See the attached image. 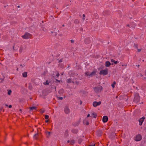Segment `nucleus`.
Returning <instances> with one entry per match:
<instances>
[{
	"label": "nucleus",
	"mask_w": 146,
	"mask_h": 146,
	"mask_svg": "<svg viewBox=\"0 0 146 146\" xmlns=\"http://www.w3.org/2000/svg\"><path fill=\"white\" fill-rule=\"evenodd\" d=\"M17 7H19H19H20V6H17Z\"/></svg>",
	"instance_id": "obj_52"
},
{
	"label": "nucleus",
	"mask_w": 146,
	"mask_h": 146,
	"mask_svg": "<svg viewBox=\"0 0 146 146\" xmlns=\"http://www.w3.org/2000/svg\"><path fill=\"white\" fill-rule=\"evenodd\" d=\"M46 134L47 135V137H48L50 136V132L46 131Z\"/></svg>",
	"instance_id": "obj_21"
},
{
	"label": "nucleus",
	"mask_w": 146,
	"mask_h": 146,
	"mask_svg": "<svg viewBox=\"0 0 146 146\" xmlns=\"http://www.w3.org/2000/svg\"><path fill=\"white\" fill-rule=\"evenodd\" d=\"M62 26L63 27H64V25H63Z\"/></svg>",
	"instance_id": "obj_55"
},
{
	"label": "nucleus",
	"mask_w": 146,
	"mask_h": 146,
	"mask_svg": "<svg viewBox=\"0 0 146 146\" xmlns=\"http://www.w3.org/2000/svg\"><path fill=\"white\" fill-rule=\"evenodd\" d=\"M56 80L57 81H58V82H60V80H57V79H56Z\"/></svg>",
	"instance_id": "obj_50"
},
{
	"label": "nucleus",
	"mask_w": 146,
	"mask_h": 146,
	"mask_svg": "<svg viewBox=\"0 0 146 146\" xmlns=\"http://www.w3.org/2000/svg\"><path fill=\"white\" fill-rule=\"evenodd\" d=\"M72 81V80L71 78L68 79L67 80V82L68 83H71Z\"/></svg>",
	"instance_id": "obj_20"
},
{
	"label": "nucleus",
	"mask_w": 146,
	"mask_h": 146,
	"mask_svg": "<svg viewBox=\"0 0 146 146\" xmlns=\"http://www.w3.org/2000/svg\"><path fill=\"white\" fill-rule=\"evenodd\" d=\"M62 62V59H60V60H59V62Z\"/></svg>",
	"instance_id": "obj_38"
},
{
	"label": "nucleus",
	"mask_w": 146,
	"mask_h": 146,
	"mask_svg": "<svg viewBox=\"0 0 146 146\" xmlns=\"http://www.w3.org/2000/svg\"><path fill=\"white\" fill-rule=\"evenodd\" d=\"M72 132L74 133H77L78 131L77 129H73L72 131Z\"/></svg>",
	"instance_id": "obj_17"
},
{
	"label": "nucleus",
	"mask_w": 146,
	"mask_h": 146,
	"mask_svg": "<svg viewBox=\"0 0 146 146\" xmlns=\"http://www.w3.org/2000/svg\"><path fill=\"white\" fill-rule=\"evenodd\" d=\"M141 50V49H138L137 51L138 52H140Z\"/></svg>",
	"instance_id": "obj_34"
},
{
	"label": "nucleus",
	"mask_w": 146,
	"mask_h": 146,
	"mask_svg": "<svg viewBox=\"0 0 146 146\" xmlns=\"http://www.w3.org/2000/svg\"><path fill=\"white\" fill-rule=\"evenodd\" d=\"M58 93L60 95L62 94L64 92V90L62 89H61L58 91Z\"/></svg>",
	"instance_id": "obj_13"
},
{
	"label": "nucleus",
	"mask_w": 146,
	"mask_h": 146,
	"mask_svg": "<svg viewBox=\"0 0 146 146\" xmlns=\"http://www.w3.org/2000/svg\"><path fill=\"white\" fill-rule=\"evenodd\" d=\"M22 75L24 77H26L27 76V72H25L23 73Z\"/></svg>",
	"instance_id": "obj_14"
},
{
	"label": "nucleus",
	"mask_w": 146,
	"mask_h": 146,
	"mask_svg": "<svg viewBox=\"0 0 146 146\" xmlns=\"http://www.w3.org/2000/svg\"><path fill=\"white\" fill-rule=\"evenodd\" d=\"M111 65V64L110 62L107 61L105 62V66L106 67H109Z\"/></svg>",
	"instance_id": "obj_11"
},
{
	"label": "nucleus",
	"mask_w": 146,
	"mask_h": 146,
	"mask_svg": "<svg viewBox=\"0 0 146 146\" xmlns=\"http://www.w3.org/2000/svg\"><path fill=\"white\" fill-rule=\"evenodd\" d=\"M6 105V106H7H7H8V105H7V104H6V105Z\"/></svg>",
	"instance_id": "obj_51"
},
{
	"label": "nucleus",
	"mask_w": 146,
	"mask_h": 146,
	"mask_svg": "<svg viewBox=\"0 0 146 146\" xmlns=\"http://www.w3.org/2000/svg\"><path fill=\"white\" fill-rule=\"evenodd\" d=\"M14 46H13V49H14Z\"/></svg>",
	"instance_id": "obj_56"
},
{
	"label": "nucleus",
	"mask_w": 146,
	"mask_h": 146,
	"mask_svg": "<svg viewBox=\"0 0 146 146\" xmlns=\"http://www.w3.org/2000/svg\"><path fill=\"white\" fill-rule=\"evenodd\" d=\"M24 49V48L23 46H21L20 47V48L19 50V52H22V51Z\"/></svg>",
	"instance_id": "obj_15"
},
{
	"label": "nucleus",
	"mask_w": 146,
	"mask_h": 146,
	"mask_svg": "<svg viewBox=\"0 0 146 146\" xmlns=\"http://www.w3.org/2000/svg\"><path fill=\"white\" fill-rule=\"evenodd\" d=\"M17 70H18V68H17Z\"/></svg>",
	"instance_id": "obj_59"
},
{
	"label": "nucleus",
	"mask_w": 146,
	"mask_h": 146,
	"mask_svg": "<svg viewBox=\"0 0 146 146\" xmlns=\"http://www.w3.org/2000/svg\"><path fill=\"white\" fill-rule=\"evenodd\" d=\"M138 67H139V65H136Z\"/></svg>",
	"instance_id": "obj_48"
},
{
	"label": "nucleus",
	"mask_w": 146,
	"mask_h": 146,
	"mask_svg": "<svg viewBox=\"0 0 146 146\" xmlns=\"http://www.w3.org/2000/svg\"><path fill=\"white\" fill-rule=\"evenodd\" d=\"M25 66V65L24 64H21L20 65V67L22 68L23 67H24Z\"/></svg>",
	"instance_id": "obj_30"
},
{
	"label": "nucleus",
	"mask_w": 146,
	"mask_h": 146,
	"mask_svg": "<svg viewBox=\"0 0 146 146\" xmlns=\"http://www.w3.org/2000/svg\"><path fill=\"white\" fill-rule=\"evenodd\" d=\"M99 133L100 134H99V136H100L102 134L101 131H99Z\"/></svg>",
	"instance_id": "obj_29"
},
{
	"label": "nucleus",
	"mask_w": 146,
	"mask_h": 146,
	"mask_svg": "<svg viewBox=\"0 0 146 146\" xmlns=\"http://www.w3.org/2000/svg\"><path fill=\"white\" fill-rule=\"evenodd\" d=\"M90 116V114H88V115H87V117H89Z\"/></svg>",
	"instance_id": "obj_42"
},
{
	"label": "nucleus",
	"mask_w": 146,
	"mask_h": 146,
	"mask_svg": "<svg viewBox=\"0 0 146 146\" xmlns=\"http://www.w3.org/2000/svg\"><path fill=\"white\" fill-rule=\"evenodd\" d=\"M145 74L146 76V70H145Z\"/></svg>",
	"instance_id": "obj_45"
},
{
	"label": "nucleus",
	"mask_w": 146,
	"mask_h": 146,
	"mask_svg": "<svg viewBox=\"0 0 146 146\" xmlns=\"http://www.w3.org/2000/svg\"><path fill=\"white\" fill-rule=\"evenodd\" d=\"M108 117L106 116H104L102 118V121L104 123H106L108 121Z\"/></svg>",
	"instance_id": "obj_10"
},
{
	"label": "nucleus",
	"mask_w": 146,
	"mask_h": 146,
	"mask_svg": "<svg viewBox=\"0 0 146 146\" xmlns=\"http://www.w3.org/2000/svg\"><path fill=\"white\" fill-rule=\"evenodd\" d=\"M58 98L60 100H62L63 99V98L62 97H58Z\"/></svg>",
	"instance_id": "obj_32"
},
{
	"label": "nucleus",
	"mask_w": 146,
	"mask_h": 146,
	"mask_svg": "<svg viewBox=\"0 0 146 146\" xmlns=\"http://www.w3.org/2000/svg\"><path fill=\"white\" fill-rule=\"evenodd\" d=\"M145 119V117H143L139 119V125H142V123L143 122Z\"/></svg>",
	"instance_id": "obj_9"
},
{
	"label": "nucleus",
	"mask_w": 146,
	"mask_h": 146,
	"mask_svg": "<svg viewBox=\"0 0 146 146\" xmlns=\"http://www.w3.org/2000/svg\"><path fill=\"white\" fill-rule=\"evenodd\" d=\"M56 76L57 77H58L59 76V73H57L56 74Z\"/></svg>",
	"instance_id": "obj_37"
},
{
	"label": "nucleus",
	"mask_w": 146,
	"mask_h": 146,
	"mask_svg": "<svg viewBox=\"0 0 146 146\" xmlns=\"http://www.w3.org/2000/svg\"><path fill=\"white\" fill-rule=\"evenodd\" d=\"M89 124V123L88 122H87L86 123V125H88Z\"/></svg>",
	"instance_id": "obj_49"
},
{
	"label": "nucleus",
	"mask_w": 146,
	"mask_h": 146,
	"mask_svg": "<svg viewBox=\"0 0 146 146\" xmlns=\"http://www.w3.org/2000/svg\"><path fill=\"white\" fill-rule=\"evenodd\" d=\"M71 42L72 43H74V40H71Z\"/></svg>",
	"instance_id": "obj_33"
},
{
	"label": "nucleus",
	"mask_w": 146,
	"mask_h": 146,
	"mask_svg": "<svg viewBox=\"0 0 146 146\" xmlns=\"http://www.w3.org/2000/svg\"><path fill=\"white\" fill-rule=\"evenodd\" d=\"M92 116V117H93L94 118H96V113H94L92 114L91 115V116Z\"/></svg>",
	"instance_id": "obj_18"
},
{
	"label": "nucleus",
	"mask_w": 146,
	"mask_h": 146,
	"mask_svg": "<svg viewBox=\"0 0 146 146\" xmlns=\"http://www.w3.org/2000/svg\"><path fill=\"white\" fill-rule=\"evenodd\" d=\"M82 139H80L78 140V143L79 144H80L82 142Z\"/></svg>",
	"instance_id": "obj_27"
},
{
	"label": "nucleus",
	"mask_w": 146,
	"mask_h": 146,
	"mask_svg": "<svg viewBox=\"0 0 146 146\" xmlns=\"http://www.w3.org/2000/svg\"><path fill=\"white\" fill-rule=\"evenodd\" d=\"M116 84V82L114 81L113 82V83L111 84V86L113 88H114L115 87V85Z\"/></svg>",
	"instance_id": "obj_22"
},
{
	"label": "nucleus",
	"mask_w": 146,
	"mask_h": 146,
	"mask_svg": "<svg viewBox=\"0 0 146 146\" xmlns=\"http://www.w3.org/2000/svg\"><path fill=\"white\" fill-rule=\"evenodd\" d=\"M21 109H20V111H21Z\"/></svg>",
	"instance_id": "obj_57"
},
{
	"label": "nucleus",
	"mask_w": 146,
	"mask_h": 146,
	"mask_svg": "<svg viewBox=\"0 0 146 146\" xmlns=\"http://www.w3.org/2000/svg\"><path fill=\"white\" fill-rule=\"evenodd\" d=\"M140 98L139 94L137 93L135 94V97L134 99V101L135 102H139Z\"/></svg>",
	"instance_id": "obj_4"
},
{
	"label": "nucleus",
	"mask_w": 146,
	"mask_h": 146,
	"mask_svg": "<svg viewBox=\"0 0 146 146\" xmlns=\"http://www.w3.org/2000/svg\"><path fill=\"white\" fill-rule=\"evenodd\" d=\"M49 82L47 80L46 82H44V85H48L49 84Z\"/></svg>",
	"instance_id": "obj_23"
},
{
	"label": "nucleus",
	"mask_w": 146,
	"mask_h": 146,
	"mask_svg": "<svg viewBox=\"0 0 146 146\" xmlns=\"http://www.w3.org/2000/svg\"><path fill=\"white\" fill-rule=\"evenodd\" d=\"M90 40L89 38H86L85 40V42L86 44H88L90 42Z\"/></svg>",
	"instance_id": "obj_12"
},
{
	"label": "nucleus",
	"mask_w": 146,
	"mask_h": 146,
	"mask_svg": "<svg viewBox=\"0 0 146 146\" xmlns=\"http://www.w3.org/2000/svg\"><path fill=\"white\" fill-rule=\"evenodd\" d=\"M141 76H143L142 74H141Z\"/></svg>",
	"instance_id": "obj_54"
},
{
	"label": "nucleus",
	"mask_w": 146,
	"mask_h": 146,
	"mask_svg": "<svg viewBox=\"0 0 146 146\" xmlns=\"http://www.w3.org/2000/svg\"><path fill=\"white\" fill-rule=\"evenodd\" d=\"M127 27H129L131 28H133L132 26H131V25H127Z\"/></svg>",
	"instance_id": "obj_31"
},
{
	"label": "nucleus",
	"mask_w": 146,
	"mask_h": 146,
	"mask_svg": "<svg viewBox=\"0 0 146 146\" xmlns=\"http://www.w3.org/2000/svg\"><path fill=\"white\" fill-rule=\"evenodd\" d=\"M49 116L48 115H46L45 116V119H47L48 118H49Z\"/></svg>",
	"instance_id": "obj_28"
},
{
	"label": "nucleus",
	"mask_w": 146,
	"mask_h": 146,
	"mask_svg": "<svg viewBox=\"0 0 146 146\" xmlns=\"http://www.w3.org/2000/svg\"><path fill=\"white\" fill-rule=\"evenodd\" d=\"M31 36V35L28 33H25L24 35L22 36V37L24 39H29L30 38Z\"/></svg>",
	"instance_id": "obj_2"
},
{
	"label": "nucleus",
	"mask_w": 146,
	"mask_h": 146,
	"mask_svg": "<svg viewBox=\"0 0 146 146\" xmlns=\"http://www.w3.org/2000/svg\"><path fill=\"white\" fill-rule=\"evenodd\" d=\"M102 89V87L101 86H98L97 87L94 88V90L96 93L100 92Z\"/></svg>",
	"instance_id": "obj_1"
},
{
	"label": "nucleus",
	"mask_w": 146,
	"mask_h": 146,
	"mask_svg": "<svg viewBox=\"0 0 146 146\" xmlns=\"http://www.w3.org/2000/svg\"><path fill=\"white\" fill-rule=\"evenodd\" d=\"M8 93L7 94L8 95H10L12 92V91L11 90H8Z\"/></svg>",
	"instance_id": "obj_19"
},
{
	"label": "nucleus",
	"mask_w": 146,
	"mask_h": 146,
	"mask_svg": "<svg viewBox=\"0 0 146 146\" xmlns=\"http://www.w3.org/2000/svg\"><path fill=\"white\" fill-rule=\"evenodd\" d=\"M29 109L31 110H36V107L34 106V107H31L29 108Z\"/></svg>",
	"instance_id": "obj_16"
},
{
	"label": "nucleus",
	"mask_w": 146,
	"mask_h": 146,
	"mask_svg": "<svg viewBox=\"0 0 146 146\" xmlns=\"http://www.w3.org/2000/svg\"><path fill=\"white\" fill-rule=\"evenodd\" d=\"M96 72V71H94L91 73H90L89 72H87L85 73V74L86 76H89L90 77H92L95 75Z\"/></svg>",
	"instance_id": "obj_3"
},
{
	"label": "nucleus",
	"mask_w": 146,
	"mask_h": 146,
	"mask_svg": "<svg viewBox=\"0 0 146 146\" xmlns=\"http://www.w3.org/2000/svg\"><path fill=\"white\" fill-rule=\"evenodd\" d=\"M70 141L69 140H68L67 141V142L68 143H70Z\"/></svg>",
	"instance_id": "obj_44"
},
{
	"label": "nucleus",
	"mask_w": 146,
	"mask_h": 146,
	"mask_svg": "<svg viewBox=\"0 0 146 146\" xmlns=\"http://www.w3.org/2000/svg\"><path fill=\"white\" fill-rule=\"evenodd\" d=\"M64 111L66 114H69L70 112V110L67 106H65L64 108Z\"/></svg>",
	"instance_id": "obj_6"
},
{
	"label": "nucleus",
	"mask_w": 146,
	"mask_h": 146,
	"mask_svg": "<svg viewBox=\"0 0 146 146\" xmlns=\"http://www.w3.org/2000/svg\"><path fill=\"white\" fill-rule=\"evenodd\" d=\"M72 82L73 83H74V82H73V81H72Z\"/></svg>",
	"instance_id": "obj_58"
},
{
	"label": "nucleus",
	"mask_w": 146,
	"mask_h": 146,
	"mask_svg": "<svg viewBox=\"0 0 146 146\" xmlns=\"http://www.w3.org/2000/svg\"><path fill=\"white\" fill-rule=\"evenodd\" d=\"M108 68H106L104 70H102L100 71V74L101 75H106L108 73Z\"/></svg>",
	"instance_id": "obj_5"
},
{
	"label": "nucleus",
	"mask_w": 146,
	"mask_h": 146,
	"mask_svg": "<svg viewBox=\"0 0 146 146\" xmlns=\"http://www.w3.org/2000/svg\"><path fill=\"white\" fill-rule=\"evenodd\" d=\"M111 61L112 62H114L115 60L113 59H111Z\"/></svg>",
	"instance_id": "obj_35"
},
{
	"label": "nucleus",
	"mask_w": 146,
	"mask_h": 146,
	"mask_svg": "<svg viewBox=\"0 0 146 146\" xmlns=\"http://www.w3.org/2000/svg\"><path fill=\"white\" fill-rule=\"evenodd\" d=\"M90 146H95V144H92V145H90Z\"/></svg>",
	"instance_id": "obj_36"
},
{
	"label": "nucleus",
	"mask_w": 146,
	"mask_h": 146,
	"mask_svg": "<svg viewBox=\"0 0 146 146\" xmlns=\"http://www.w3.org/2000/svg\"><path fill=\"white\" fill-rule=\"evenodd\" d=\"M101 102L99 101L98 102H94L93 103V105L94 107H96L100 105L101 104Z\"/></svg>",
	"instance_id": "obj_7"
},
{
	"label": "nucleus",
	"mask_w": 146,
	"mask_h": 146,
	"mask_svg": "<svg viewBox=\"0 0 146 146\" xmlns=\"http://www.w3.org/2000/svg\"><path fill=\"white\" fill-rule=\"evenodd\" d=\"M74 143L75 141L74 140H72L70 142V143L72 145L74 144Z\"/></svg>",
	"instance_id": "obj_25"
},
{
	"label": "nucleus",
	"mask_w": 146,
	"mask_h": 146,
	"mask_svg": "<svg viewBox=\"0 0 146 146\" xmlns=\"http://www.w3.org/2000/svg\"><path fill=\"white\" fill-rule=\"evenodd\" d=\"M85 19V18H84L83 17V18H82V19Z\"/></svg>",
	"instance_id": "obj_53"
},
{
	"label": "nucleus",
	"mask_w": 146,
	"mask_h": 146,
	"mask_svg": "<svg viewBox=\"0 0 146 146\" xmlns=\"http://www.w3.org/2000/svg\"><path fill=\"white\" fill-rule=\"evenodd\" d=\"M85 17V15L84 14H83V17L84 18Z\"/></svg>",
	"instance_id": "obj_43"
},
{
	"label": "nucleus",
	"mask_w": 146,
	"mask_h": 146,
	"mask_svg": "<svg viewBox=\"0 0 146 146\" xmlns=\"http://www.w3.org/2000/svg\"><path fill=\"white\" fill-rule=\"evenodd\" d=\"M143 79L144 80H146V77H144Z\"/></svg>",
	"instance_id": "obj_40"
},
{
	"label": "nucleus",
	"mask_w": 146,
	"mask_h": 146,
	"mask_svg": "<svg viewBox=\"0 0 146 146\" xmlns=\"http://www.w3.org/2000/svg\"><path fill=\"white\" fill-rule=\"evenodd\" d=\"M142 139L141 136L140 135H137L135 138V140L136 141H139L141 140Z\"/></svg>",
	"instance_id": "obj_8"
},
{
	"label": "nucleus",
	"mask_w": 146,
	"mask_h": 146,
	"mask_svg": "<svg viewBox=\"0 0 146 146\" xmlns=\"http://www.w3.org/2000/svg\"><path fill=\"white\" fill-rule=\"evenodd\" d=\"M12 105H9V108H11L12 107Z\"/></svg>",
	"instance_id": "obj_41"
},
{
	"label": "nucleus",
	"mask_w": 146,
	"mask_h": 146,
	"mask_svg": "<svg viewBox=\"0 0 146 146\" xmlns=\"http://www.w3.org/2000/svg\"><path fill=\"white\" fill-rule=\"evenodd\" d=\"M48 122V120H47L46 121V123Z\"/></svg>",
	"instance_id": "obj_46"
},
{
	"label": "nucleus",
	"mask_w": 146,
	"mask_h": 146,
	"mask_svg": "<svg viewBox=\"0 0 146 146\" xmlns=\"http://www.w3.org/2000/svg\"><path fill=\"white\" fill-rule=\"evenodd\" d=\"M38 135L37 134H35L33 136V138L34 139H37L36 136Z\"/></svg>",
	"instance_id": "obj_24"
},
{
	"label": "nucleus",
	"mask_w": 146,
	"mask_h": 146,
	"mask_svg": "<svg viewBox=\"0 0 146 146\" xmlns=\"http://www.w3.org/2000/svg\"><path fill=\"white\" fill-rule=\"evenodd\" d=\"M82 102L81 101H80V104H82Z\"/></svg>",
	"instance_id": "obj_47"
},
{
	"label": "nucleus",
	"mask_w": 146,
	"mask_h": 146,
	"mask_svg": "<svg viewBox=\"0 0 146 146\" xmlns=\"http://www.w3.org/2000/svg\"><path fill=\"white\" fill-rule=\"evenodd\" d=\"M79 23V21L78 20H76L74 21V23L76 24H78Z\"/></svg>",
	"instance_id": "obj_26"
},
{
	"label": "nucleus",
	"mask_w": 146,
	"mask_h": 146,
	"mask_svg": "<svg viewBox=\"0 0 146 146\" xmlns=\"http://www.w3.org/2000/svg\"><path fill=\"white\" fill-rule=\"evenodd\" d=\"M118 63V62L117 61H114V63L115 64H117V63Z\"/></svg>",
	"instance_id": "obj_39"
}]
</instances>
